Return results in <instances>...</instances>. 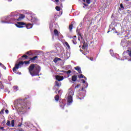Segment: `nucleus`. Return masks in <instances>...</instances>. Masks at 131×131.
I'll return each mask as SVG.
<instances>
[{
	"label": "nucleus",
	"mask_w": 131,
	"mask_h": 131,
	"mask_svg": "<svg viewBox=\"0 0 131 131\" xmlns=\"http://www.w3.org/2000/svg\"><path fill=\"white\" fill-rule=\"evenodd\" d=\"M40 66L34 63H31L28 68L29 72L31 76H39Z\"/></svg>",
	"instance_id": "obj_1"
},
{
	"label": "nucleus",
	"mask_w": 131,
	"mask_h": 131,
	"mask_svg": "<svg viewBox=\"0 0 131 131\" xmlns=\"http://www.w3.org/2000/svg\"><path fill=\"white\" fill-rule=\"evenodd\" d=\"M15 106H16V108H18L20 111H21V112L26 111L27 109H30V107H27L25 99H17L15 104Z\"/></svg>",
	"instance_id": "obj_2"
},
{
	"label": "nucleus",
	"mask_w": 131,
	"mask_h": 131,
	"mask_svg": "<svg viewBox=\"0 0 131 131\" xmlns=\"http://www.w3.org/2000/svg\"><path fill=\"white\" fill-rule=\"evenodd\" d=\"M25 64H26L27 65V64H30V61H27V60H25V61H20L18 63L16 64L15 65V67L13 68V72H14V73H16V74H21V73H19V72L17 71V69H19V67H20V66H21V65H24Z\"/></svg>",
	"instance_id": "obj_3"
},
{
	"label": "nucleus",
	"mask_w": 131,
	"mask_h": 131,
	"mask_svg": "<svg viewBox=\"0 0 131 131\" xmlns=\"http://www.w3.org/2000/svg\"><path fill=\"white\" fill-rule=\"evenodd\" d=\"M15 26L16 27H18V28H23L24 27H26L27 29L32 28V25H31V24L27 25L24 22H17V24H15Z\"/></svg>",
	"instance_id": "obj_4"
},
{
	"label": "nucleus",
	"mask_w": 131,
	"mask_h": 131,
	"mask_svg": "<svg viewBox=\"0 0 131 131\" xmlns=\"http://www.w3.org/2000/svg\"><path fill=\"white\" fill-rule=\"evenodd\" d=\"M25 18V15L24 14H20L18 18L15 17L13 21H21L22 19Z\"/></svg>",
	"instance_id": "obj_5"
},
{
	"label": "nucleus",
	"mask_w": 131,
	"mask_h": 131,
	"mask_svg": "<svg viewBox=\"0 0 131 131\" xmlns=\"http://www.w3.org/2000/svg\"><path fill=\"white\" fill-rule=\"evenodd\" d=\"M121 46L123 47V48L127 47V42H126V40L125 39H123L121 40Z\"/></svg>",
	"instance_id": "obj_6"
},
{
	"label": "nucleus",
	"mask_w": 131,
	"mask_h": 131,
	"mask_svg": "<svg viewBox=\"0 0 131 131\" xmlns=\"http://www.w3.org/2000/svg\"><path fill=\"white\" fill-rule=\"evenodd\" d=\"M38 56H34L33 57L30 58V61L31 63H35L36 60H38Z\"/></svg>",
	"instance_id": "obj_7"
},
{
	"label": "nucleus",
	"mask_w": 131,
	"mask_h": 131,
	"mask_svg": "<svg viewBox=\"0 0 131 131\" xmlns=\"http://www.w3.org/2000/svg\"><path fill=\"white\" fill-rule=\"evenodd\" d=\"M55 78L58 81H62L64 79V77L63 76L56 75Z\"/></svg>",
	"instance_id": "obj_8"
},
{
	"label": "nucleus",
	"mask_w": 131,
	"mask_h": 131,
	"mask_svg": "<svg viewBox=\"0 0 131 131\" xmlns=\"http://www.w3.org/2000/svg\"><path fill=\"white\" fill-rule=\"evenodd\" d=\"M68 105H70L72 102H73V100L72 96H68Z\"/></svg>",
	"instance_id": "obj_9"
},
{
	"label": "nucleus",
	"mask_w": 131,
	"mask_h": 131,
	"mask_svg": "<svg viewBox=\"0 0 131 131\" xmlns=\"http://www.w3.org/2000/svg\"><path fill=\"white\" fill-rule=\"evenodd\" d=\"M74 24V21H72L71 23V25L69 26V29L70 32L72 31V29H73V24Z\"/></svg>",
	"instance_id": "obj_10"
},
{
	"label": "nucleus",
	"mask_w": 131,
	"mask_h": 131,
	"mask_svg": "<svg viewBox=\"0 0 131 131\" xmlns=\"http://www.w3.org/2000/svg\"><path fill=\"white\" fill-rule=\"evenodd\" d=\"M74 69H75V70H76L78 72V73H82L81 69H80V67L77 66L75 67Z\"/></svg>",
	"instance_id": "obj_11"
},
{
	"label": "nucleus",
	"mask_w": 131,
	"mask_h": 131,
	"mask_svg": "<svg viewBox=\"0 0 131 131\" xmlns=\"http://www.w3.org/2000/svg\"><path fill=\"white\" fill-rule=\"evenodd\" d=\"M72 80L74 82H75V81H76V80H77V75H73L72 76Z\"/></svg>",
	"instance_id": "obj_12"
},
{
	"label": "nucleus",
	"mask_w": 131,
	"mask_h": 131,
	"mask_svg": "<svg viewBox=\"0 0 131 131\" xmlns=\"http://www.w3.org/2000/svg\"><path fill=\"white\" fill-rule=\"evenodd\" d=\"M28 59V56L27 55H24L21 57V60H27Z\"/></svg>",
	"instance_id": "obj_13"
},
{
	"label": "nucleus",
	"mask_w": 131,
	"mask_h": 131,
	"mask_svg": "<svg viewBox=\"0 0 131 131\" xmlns=\"http://www.w3.org/2000/svg\"><path fill=\"white\" fill-rule=\"evenodd\" d=\"M54 33L56 36H59V32L58 31V30L55 29L54 30Z\"/></svg>",
	"instance_id": "obj_14"
},
{
	"label": "nucleus",
	"mask_w": 131,
	"mask_h": 131,
	"mask_svg": "<svg viewBox=\"0 0 131 131\" xmlns=\"http://www.w3.org/2000/svg\"><path fill=\"white\" fill-rule=\"evenodd\" d=\"M58 61H61V58H58V57H56L53 60V62H54V63H57Z\"/></svg>",
	"instance_id": "obj_15"
},
{
	"label": "nucleus",
	"mask_w": 131,
	"mask_h": 131,
	"mask_svg": "<svg viewBox=\"0 0 131 131\" xmlns=\"http://www.w3.org/2000/svg\"><path fill=\"white\" fill-rule=\"evenodd\" d=\"M38 21V19H37V18H33L32 19V21L33 22V23H34V24H36V23H37Z\"/></svg>",
	"instance_id": "obj_16"
},
{
	"label": "nucleus",
	"mask_w": 131,
	"mask_h": 131,
	"mask_svg": "<svg viewBox=\"0 0 131 131\" xmlns=\"http://www.w3.org/2000/svg\"><path fill=\"white\" fill-rule=\"evenodd\" d=\"M73 95H74V92H73V91L71 90L68 95V97H72V96H73Z\"/></svg>",
	"instance_id": "obj_17"
},
{
	"label": "nucleus",
	"mask_w": 131,
	"mask_h": 131,
	"mask_svg": "<svg viewBox=\"0 0 131 131\" xmlns=\"http://www.w3.org/2000/svg\"><path fill=\"white\" fill-rule=\"evenodd\" d=\"M54 99L55 100V101H59V100L60 99V96H59L58 95H56Z\"/></svg>",
	"instance_id": "obj_18"
},
{
	"label": "nucleus",
	"mask_w": 131,
	"mask_h": 131,
	"mask_svg": "<svg viewBox=\"0 0 131 131\" xmlns=\"http://www.w3.org/2000/svg\"><path fill=\"white\" fill-rule=\"evenodd\" d=\"M63 72H64V73H67V74L68 75V77H69V74H70L72 72L71 70H68V71H63Z\"/></svg>",
	"instance_id": "obj_19"
},
{
	"label": "nucleus",
	"mask_w": 131,
	"mask_h": 131,
	"mask_svg": "<svg viewBox=\"0 0 131 131\" xmlns=\"http://www.w3.org/2000/svg\"><path fill=\"white\" fill-rule=\"evenodd\" d=\"M11 126L12 127H14V126H15V120H12L11 121Z\"/></svg>",
	"instance_id": "obj_20"
},
{
	"label": "nucleus",
	"mask_w": 131,
	"mask_h": 131,
	"mask_svg": "<svg viewBox=\"0 0 131 131\" xmlns=\"http://www.w3.org/2000/svg\"><path fill=\"white\" fill-rule=\"evenodd\" d=\"M26 55H28V56H32V52L31 51H28L26 53Z\"/></svg>",
	"instance_id": "obj_21"
},
{
	"label": "nucleus",
	"mask_w": 131,
	"mask_h": 131,
	"mask_svg": "<svg viewBox=\"0 0 131 131\" xmlns=\"http://www.w3.org/2000/svg\"><path fill=\"white\" fill-rule=\"evenodd\" d=\"M72 41L73 42V43L74 45H76L77 43V41H76V39L73 38Z\"/></svg>",
	"instance_id": "obj_22"
},
{
	"label": "nucleus",
	"mask_w": 131,
	"mask_h": 131,
	"mask_svg": "<svg viewBox=\"0 0 131 131\" xmlns=\"http://www.w3.org/2000/svg\"><path fill=\"white\" fill-rule=\"evenodd\" d=\"M6 125L7 126H11V121H10V120H7V122L6 123Z\"/></svg>",
	"instance_id": "obj_23"
},
{
	"label": "nucleus",
	"mask_w": 131,
	"mask_h": 131,
	"mask_svg": "<svg viewBox=\"0 0 131 131\" xmlns=\"http://www.w3.org/2000/svg\"><path fill=\"white\" fill-rule=\"evenodd\" d=\"M120 8H119V10H121V9H122L123 10H124V7H123V4H122V3H121V4H120Z\"/></svg>",
	"instance_id": "obj_24"
},
{
	"label": "nucleus",
	"mask_w": 131,
	"mask_h": 131,
	"mask_svg": "<svg viewBox=\"0 0 131 131\" xmlns=\"http://www.w3.org/2000/svg\"><path fill=\"white\" fill-rule=\"evenodd\" d=\"M56 11H58V12H59V11H61V7H59V6H56L55 8Z\"/></svg>",
	"instance_id": "obj_25"
},
{
	"label": "nucleus",
	"mask_w": 131,
	"mask_h": 131,
	"mask_svg": "<svg viewBox=\"0 0 131 131\" xmlns=\"http://www.w3.org/2000/svg\"><path fill=\"white\" fill-rule=\"evenodd\" d=\"M64 45H66V46L67 47V48H68L69 49H70V46H69V44L68 43V42L67 41H66L64 42Z\"/></svg>",
	"instance_id": "obj_26"
},
{
	"label": "nucleus",
	"mask_w": 131,
	"mask_h": 131,
	"mask_svg": "<svg viewBox=\"0 0 131 131\" xmlns=\"http://www.w3.org/2000/svg\"><path fill=\"white\" fill-rule=\"evenodd\" d=\"M55 85H56V86H60V85H61V84H60V83H59V82L57 81H55Z\"/></svg>",
	"instance_id": "obj_27"
},
{
	"label": "nucleus",
	"mask_w": 131,
	"mask_h": 131,
	"mask_svg": "<svg viewBox=\"0 0 131 131\" xmlns=\"http://www.w3.org/2000/svg\"><path fill=\"white\" fill-rule=\"evenodd\" d=\"M84 76L83 75L80 74V75H79L78 76V77L79 78H83Z\"/></svg>",
	"instance_id": "obj_28"
},
{
	"label": "nucleus",
	"mask_w": 131,
	"mask_h": 131,
	"mask_svg": "<svg viewBox=\"0 0 131 131\" xmlns=\"http://www.w3.org/2000/svg\"><path fill=\"white\" fill-rule=\"evenodd\" d=\"M61 104H63V105H62ZM60 106L61 107V108H62V109H64V103H63V102H60Z\"/></svg>",
	"instance_id": "obj_29"
},
{
	"label": "nucleus",
	"mask_w": 131,
	"mask_h": 131,
	"mask_svg": "<svg viewBox=\"0 0 131 131\" xmlns=\"http://www.w3.org/2000/svg\"><path fill=\"white\" fill-rule=\"evenodd\" d=\"M13 90H14L15 91H18V86H13Z\"/></svg>",
	"instance_id": "obj_30"
},
{
	"label": "nucleus",
	"mask_w": 131,
	"mask_h": 131,
	"mask_svg": "<svg viewBox=\"0 0 131 131\" xmlns=\"http://www.w3.org/2000/svg\"><path fill=\"white\" fill-rule=\"evenodd\" d=\"M1 67H2V68H3V69H4L5 70L7 69V68H6V66H5V65H4L3 64L1 65Z\"/></svg>",
	"instance_id": "obj_31"
},
{
	"label": "nucleus",
	"mask_w": 131,
	"mask_h": 131,
	"mask_svg": "<svg viewBox=\"0 0 131 131\" xmlns=\"http://www.w3.org/2000/svg\"><path fill=\"white\" fill-rule=\"evenodd\" d=\"M4 86L3 85V83H2V81H0V89H3Z\"/></svg>",
	"instance_id": "obj_32"
},
{
	"label": "nucleus",
	"mask_w": 131,
	"mask_h": 131,
	"mask_svg": "<svg viewBox=\"0 0 131 131\" xmlns=\"http://www.w3.org/2000/svg\"><path fill=\"white\" fill-rule=\"evenodd\" d=\"M86 3L88 5H90L91 4V0H86Z\"/></svg>",
	"instance_id": "obj_33"
},
{
	"label": "nucleus",
	"mask_w": 131,
	"mask_h": 131,
	"mask_svg": "<svg viewBox=\"0 0 131 131\" xmlns=\"http://www.w3.org/2000/svg\"><path fill=\"white\" fill-rule=\"evenodd\" d=\"M4 111H5V108H3L0 112V114H4Z\"/></svg>",
	"instance_id": "obj_34"
},
{
	"label": "nucleus",
	"mask_w": 131,
	"mask_h": 131,
	"mask_svg": "<svg viewBox=\"0 0 131 131\" xmlns=\"http://www.w3.org/2000/svg\"><path fill=\"white\" fill-rule=\"evenodd\" d=\"M80 38L81 39H83V35H82V34H80Z\"/></svg>",
	"instance_id": "obj_35"
},
{
	"label": "nucleus",
	"mask_w": 131,
	"mask_h": 131,
	"mask_svg": "<svg viewBox=\"0 0 131 131\" xmlns=\"http://www.w3.org/2000/svg\"><path fill=\"white\" fill-rule=\"evenodd\" d=\"M83 98H84V95L82 96V97H79V98L80 100H82V99H83Z\"/></svg>",
	"instance_id": "obj_36"
},
{
	"label": "nucleus",
	"mask_w": 131,
	"mask_h": 131,
	"mask_svg": "<svg viewBox=\"0 0 131 131\" xmlns=\"http://www.w3.org/2000/svg\"><path fill=\"white\" fill-rule=\"evenodd\" d=\"M5 113H6V114H9V110H5Z\"/></svg>",
	"instance_id": "obj_37"
},
{
	"label": "nucleus",
	"mask_w": 131,
	"mask_h": 131,
	"mask_svg": "<svg viewBox=\"0 0 131 131\" xmlns=\"http://www.w3.org/2000/svg\"><path fill=\"white\" fill-rule=\"evenodd\" d=\"M83 5L85 6V7H88L89 6V5L85 4V3H83Z\"/></svg>",
	"instance_id": "obj_38"
},
{
	"label": "nucleus",
	"mask_w": 131,
	"mask_h": 131,
	"mask_svg": "<svg viewBox=\"0 0 131 131\" xmlns=\"http://www.w3.org/2000/svg\"><path fill=\"white\" fill-rule=\"evenodd\" d=\"M128 52H129V53H128V55H129V56L130 57H131V51H129L128 50Z\"/></svg>",
	"instance_id": "obj_39"
},
{
	"label": "nucleus",
	"mask_w": 131,
	"mask_h": 131,
	"mask_svg": "<svg viewBox=\"0 0 131 131\" xmlns=\"http://www.w3.org/2000/svg\"><path fill=\"white\" fill-rule=\"evenodd\" d=\"M81 81L82 82V83H85V81L84 79H82Z\"/></svg>",
	"instance_id": "obj_40"
},
{
	"label": "nucleus",
	"mask_w": 131,
	"mask_h": 131,
	"mask_svg": "<svg viewBox=\"0 0 131 131\" xmlns=\"http://www.w3.org/2000/svg\"><path fill=\"white\" fill-rule=\"evenodd\" d=\"M79 86H80V85L77 84V85L75 87V89H77V88H79Z\"/></svg>",
	"instance_id": "obj_41"
},
{
	"label": "nucleus",
	"mask_w": 131,
	"mask_h": 131,
	"mask_svg": "<svg viewBox=\"0 0 131 131\" xmlns=\"http://www.w3.org/2000/svg\"><path fill=\"white\" fill-rule=\"evenodd\" d=\"M77 34H78V35H79V36L80 35V34H81V33H80V32H78V33H77Z\"/></svg>",
	"instance_id": "obj_42"
},
{
	"label": "nucleus",
	"mask_w": 131,
	"mask_h": 131,
	"mask_svg": "<svg viewBox=\"0 0 131 131\" xmlns=\"http://www.w3.org/2000/svg\"><path fill=\"white\" fill-rule=\"evenodd\" d=\"M84 48H85V46H84V45H83L82 47V49H84Z\"/></svg>",
	"instance_id": "obj_43"
},
{
	"label": "nucleus",
	"mask_w": 131,
	"mask_h": 131,
	"mask_svg": "<svg viewBox=\"0 0 131 131\" xmlns=\"http://www.w3.org/2000/svg\"><path fill=\"white\" fill-rule=\"evenodd\" d=\"M18 131H24V130L22 128L18 129Z\"/></svg>",
	"instance_id": "obj_44"
},
{
	"label": "nucleus",
	"mask_w": 131,
	"mask_h": 131,
	"mask_svg": "<svg viewBox=\"0 0 131 131\" xmlns=\"http://www.w3.org/2000/svg\"><path fill=\"white\" fill-rule=\"evenodd\" d=\"M72 38L76 39V36H74L72 37Z\"/></svg>",
	"instance_id": "obj_45"
},
{
	"label": "nucleus",
	"mask_w": 131,
	"mask_h": 131,
	"mask_svg": "<svg viewBox=\"0 0 131 131\" xmlns=\"http://www.w3.org/2000/svg\"><path fill=\"white\" fill-rule=\"evenodd\" d=\"M90 60L91 61H93V60H94V58L93 57L90 58Z\"/></svg>",
	"instance_id": "obj_46"
},
{
	"label": "nucleus",
	"mask_w": 131,
	"mask_h": 131,
	"mask_svg": "<svg viewBox=\"0 0 131 131\" xmlns=\"http://www.w3.org/2000/svg\"><path fill=\"white\" fill-rule=\"evenodd\" d=\"M56 3H59V0H55Z\"/></svg>",
	"instance_id": "obj_47"
},
{
	"label": "nucleus",
	"mask_w": 131,
	"mask_h": 131,
	"mask_svg": "<svg viewBox=\"0 0 131 131\" xmlns=\"http://www.w3.org/2000/svg\"><path fill=\"white\" fill-rule=\"evenodd\" d=\"M83 78H84V79H85L86 80V77L84 76Z\"/></svg>",
	"instance_id": "obj_48"
},
{
	"label": "nucleus",
	"mask_w": 131,
	"mask_h": 131,
	"mask_svg": "<svg viewBox=\"0 0 131 131\" xmlns=\"http://www.w3.org/2000/svg\"><path fill=\"white\" fill-rule=\"evenodd\" d=\"M21 125H22V124H19V125H18V127H20V126H21Z\"/></svg>",
	"instance_id": "obj_49"
},
{
	"label": "nucleus",
	"mask_w": 131,
	"mask_h": 131,
	"mask_svg": "<svg viewBox=\"0 0 131 131\" xmlns=\"http://www.w3.org/2000/svg\"><path fill=\"white\" fill-rule=\"evenodd\" d=\"M0 129H4V127H0Z\"/></svg>",
	"instance_id": "obj_50"
},
{
	"label": "nucleus",
	"mask_w": 131,
	"mask_h": 131,
	"mask_svg": "<svg viewBox=\"0 0 131 131\" xmlns=\"http://www.w3.org/2000/svg\"><path fill=\"white\" fill-rule=\"evenodd\" d=\"M78 40L80 41V37H78Z\"/></svg>",
	"instance_id": "obj_51"
},
{
	"label": "nucleus",
	"mask_w": 131,
	"mask_h": 131,
	"mask_svg": "<svg viewBox=\"0 0 131 131\" xmlns=\"http://www.w3.org/2000/svg\"><path fill=\"white\" fill-rule=\"evenodd\" d=\"M19 16V14H16V15L15 16V17H18Z\"/></svg>",
	"instance_id": "obj_52"
},
{
	"label": "nucleus",
	"mask_w": 131,
	"mask_h": 131,
	"mask_svg": "<svg viewBox=\"0 0 131 131\" xmlns=\"http://www.w3.org/2000/svg\"><path fill=\"white\" fill-rule=\"evenodd\" d=\"M82 2H84V3H85V0H82Z\"/></svg>",
	"instance_id": "obj_53"
},
{
	"label": "nucleus",
	"mask_w": 131,
	"mask_h": 131,
	"mask_svg": "<svg viewBox=\"0 0 131 131\" xmlns=\"http://www.w3.org/2000/svg\"><path fill=\"white\" fill-rule=\"evenodd\" d=\"M60 92H61V91H58V94H60Z\"/></svg>",
	"instance_id": "obj_54"
},
{
	"label": "nucleus",
	"mask_w": 131,
	"mask_h": 131,
	"mask_svg": "<svg viewBox=\"0 0 131 131\" xmlns=\"http://www.w3.org/2000/svg\"><path fill=\"white\" fill-rule=\"evenodd\" d=\"M3 64V63L0 62V65L2 66V65Z\"/></svg>",
	"instance_id": "obj_55"
},
{
	"label": "nucleus",
	"mask_w": 131,
	"mask_h": 131,
	"mask_svg": "<svg viewBox=\"0 0 131 131\" xmlns=\"http://www.w3.org/2000/svg\"><path fill=\"white\" fill-rule=\"evenodd\" d=\"M109 32H110V31H108L107 32V33H109Z\"/></svg>",
	"instance_id": "obj_56"
},
{
	"label": "nucleus",
	"mask_w": 131,
	"mask_h": 131,
	"mask_svg": "<svg viewBox=\"0 0 131 131\" xmlns=\"http://www.w3.org/2000/svg\"><path fill=\"white\" fill-rule=\"evenodd\" d=\"M126 2H128V1H129V0H125Z\"/></svg>",
	"instance_id": "obj_57"
},
{
	"label": "nucleus",
	"mask_w": 131,
	"mask_h": 131,
	"mask_svg": "<svg viewBox=\"0 0 131 131\" xmlns=\"http://www.w3.org/2000/svg\"><path fill=\"white\" fill-rule=\"evenodd\" d=\"M83 8H85V7H84V6H83Z\"/></svg>",
	"instance_id": "obj_58"
},
{
	"label": "nucleus",
	"mask_w": 131,
	"mask_h": 131,
	"mask_svg": "<svg viewBox=\"0 0 131 131\" xmlns=\"http://www.w3.org/2000/svg\"><path fill=\"white\" fill-rule=\"evenodd\" d=\"M26 99H27V98H25V99L26 100Z\"/></svg>",
	"instance_id": "obj_59"
},
{
	"label": "nucleus",
	"mask_w": 131,
	"mask_h": 131,
	"mask_svg": "<svg viewBox=\"0 0 131 131\" xmlns=\"http://www.w3.org/2000/svg\"><path fill=\"white\" fill-rule=\"evenodd\" d=\"M56 94H57V92H55Z\"/></svg>",
	"instance_id": "obj_60"
},
{
	"label": "nucleus",
	"mask_w": 131,
	"mask_h": 131,
	"mask_svg": "<svg viewBox=\"0 0 131 131\" xmlns=\"http://www.w3.org/2000/svg\"><path fill=\"white\" fill-rule=\"evenodd\" d=\"M10 2H11V1H12V0H9Z\"/></svg>",
	"instance_id": "obj_61"
}]
</instances>
